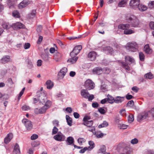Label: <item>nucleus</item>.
I'll return each instance as SVG.
<instances>
[{
  "mask_svg": "<svg viewBox=\"0 0 154 154\" xmlns=\"http://www.w3.org/2000/svg\"><path fill=\"white\" fill-rule=\"evenodd\" d=\"M126 20L127 22L130 23L132 27H138L139 25V20L133 15L127 16L126 17Z\"/></svg>",
  "mask_w": 154,
  "mask_h": 154,
  "instance_id": "obj_1",
  "label": "nucleus"
},
{
  "mask_svg": "<svg viewBox=\"0 0 154 154\" xmlns=\"http://www.w3.org/2000/svg\"><path fill=\"white\" fill-rule=\"evenodd\" d=\"M125 60L126 63L125 62L121 63L122 66L125 68L126 70L129 71L130 70V67L128 66V64H130L134 62V59L132 58L129 56L125 57Z\"/></svg>",
  "mask_w": 154,
  "mask_h": 154,
  "instance_id": "obj_2",
  "label": "nucleus"
},
{
  "mask_svg": "<svg viewBox=\"0 0 154 154\" xmlns=\"http://www.w3.org/2000/svg\"><path fill=\"white\" fill-rule=\"evenodd\" d=\"M130 27V25L129 24H120L118 26L119 29L125 30L124 33L125 35L130 34L134 33V30L131 29H128Z\"/></svg>",
  "mask_w": 154,
  "mask_h": 154,
  "instance_id": "obj_3",
  "label": "nucleus"
},
{
  "mask_svg": "<svg viewBox=\"0 0 154 154\" xmlns=\"http://www.w3.org/2000/svg\"><path fill=\"white\" fill-rule=\"evenodd\" d=\"M127 49L133 52H136L138 51V45L136 42H129L126 46Z\"/></svg>",
  "mask_w": 154,
  "mask_h": 154,
  "instance_id": "obj_4",
  "label": "nucleus"
},
{
  "mask_svg": "<svg viewBox=\"0 0 154 154\" xmlns=\"http://www.w3.org/2000/svg\"><path fill=\"white\" fill-rule=\"evenodd\" d=\"M94 82L90 79L86 80L84 85L85 88L88 90L93 89L94 88Z\"/></svg>",
  "mask_w": 154,
  "mask_h": 154,
  "instance_id": "obj_5",
  "label": "nucleus"
},
{
  "mask_svg": "<svg viewBox=\"0 0 154 154\" xmlns=\"http://www.w3.org/2000/svg\"><path fill=\"white\" fill-rule=\"evenodd\" d=\"M82 48L81 45H79L76 46L73 49L72 51L70 53V55L72 57H74L79 53Z\"/></svg>",
  "mask_w": 154,
  "mask_h": 154,
  "instance_id": "obj_6",
  "label": "nucleus"
},
{
  "mask_svg": "<svg viewBox=\"0 0 154 154\" xmlns=\"http://www.w3.org/2000/svg\"><path fill=\"white\" fill-rule=\"evenodd\" d=\"M148 116H150L148 112L141 113L138 116L137 120L139 122H141L142 120L146 119Z\"/></svg>",
  "mask_w": 154,
  "mask_h": 154,
  "instance_id": "obj_7",
  "label": "nucleus"
},
{
  "mask_svg": "<svg viewBox=\"0 0 154 154\" xmlns=\"http://www.w3.org/2000/svg\"><path fill=\"white\" fill-rule=\"evenodd\" d=\"M22 122L24 124L27 130H30L32 128V125L30 121L27 119H24L22 120Z\"/></svg>",
  "mask_w": 154,
  "mask_h": 154,
  "instance_id": "obj_8",
  "label": "nucleus"
},
{
  "mask_svg": "<svg viewBox=\"0 0 154 154\" xmlns=\"http://www.w3.org/2000/svg\"><path fill=\"white\" fill-rule=\"evenodd\" d=\"M67 72V69L66 67H63L60 70L58 73V78L62 79L63 78L66 74Z\"/></svg>",
  "mask_w": 154,
  "mask_h": 154,
  "instance_id": "obj_9",
  "label": "nucleus"
},
{
  "mask_svg": "<svg viewBox=\"0 0 154 154\" xmlns=\"http://www.w3.org/2000/svg\"><path fill=\"white\" fill-rule=\"evenodd\" d=\"M11 26L14 29H17L24 28V25L20 22H17L11 25Z\"/></svg>",
  "mask_w": 154,
  "mask_h": 154,
  "instance_id": "obj_10",
  "label": "nucleus"
},
{
  "mask_svg": "<svg viewBox=\"0 0 154 154\" xmlns=\"http://www.w3.org/2000/svg\"><path fill=\"white\" fill-rule=\"evenodd\" d=\"M54 139L56 140L61 141L64 140V136L61 133H59L54 137Z\"/></svg>",
  "mask_w": 154,
  "mask_h": 154,
  "instance_id": "obj_11",
  "label": "nucleus"
},
{
  "mask_svg": "<svg viewBox=\"0 0 154 154\" xmlns=\"http://www.w3.org/2000/svg\"><path fill=\"white\" fill-rule=\"evenodd\" d=\"M47 109L43 106L40 109L36 108L34 110V112L36 114H43L45 113Z\"/></svg>",
  "mask_w": 154,
  "mask_h": 154,
  "instance_id": "obj_12",
  "label": "nucleus"
},
{
  "mask_svg": "<svg viewBox=\"0 0 154 154\" xmlns=\"http://www.w3.org/2000/svg\"><path fill=\"white\" fill-rule=\"evenodd\" d=\"M80 94L82 97L86 99H87L89 95V94L87 89H82L80 91Z\"/></svg>",
  "mask_w": 154,
  "mask_h": 154,
  "instance_id": "obj_13",
  "label": "nucleus"
},
{
  "mask_svg": "<svg viewBox=\"0 0 154 154\" xmlns=\"http://www.w3.org/2000/svg\"><path fill=\"white\" fill-rule=\"evenodd\" d=\"M139 4V0H131L129 3L130 6L133 8L138 7Z\"/></svg>",
  "mask_w": 154,
  "mask_h": 154,
  "instance_id": "obj_14",
  "label": "nucleus"
},
{
  "mask_svg": "<svg viewBox=\"0 0 154 154\" xmlns=\"http://www.w3.org/2000/svg\"><path fill=\"white\" fill-rule=\"evenodd\" d=\"M13 137V134L12 133H10L8 134L4 139V142L7 144L12 139Z\"/></svg>",
  "mask_w": 154,
  "mask_h": 154,
  "instance_id": "obj_15",
  "label": "nucleus"
},
{
  "mask_svg": "<svg viewBox=\"0 0 154 154\" xmlns=\"http://www.w3.org/2000/svg\"><path fill=\"white\" fill-rule=\"evenodd\" d=\"M97 54L94 51L90 52L88 55V57L89 59L91 61L94 60L96 57Z\"/></svg>",
  "mask_w": 154,
  "mask_h": 154,
  "instance_id": "obj_16",
  "label": "nucleus"
},
{
  "mask_svg": "<svg viewBox=\"0 0 154 154\" xmlns=\"http://www.w3.org/2000/svg\"><path fill=\"white\" fill-rule=\"evenodd\" d=\"M38 93H40V94H38L37 95L38 97V100L39 101V102L43 103L45 101V100L46 98V96L42 94H41L40 92H38Z\"/></svg>",
  "mask_w": 154,
  "mask_h": 154,
  "instance_id": "obj_17",
  "label": "nucleus"
},
{
  "mask_svg": "<svg viewBox=\"0 0 154 154\" xmlns=\"http://www.w3.org/2000/svg\"><path fill=\"white\" fill-rule=\"evenodd\" d=\"M144 51L147 54H150L152 52V49L150 47L149 44H146L145 45Z\"/></svg>",
  "mask_w": 154,
  "mask_h": 154,
  "instance_id": "obj_18",
  "label": "nucleus"
},
{
  "mask_svg": "<svg viewBox=\"0 0 154 154\" xmlns=\"http://www.w3.org/2000/svg\"><path fill=\"white\" fill-rule=\"evenodd\" d=\"M29 4L28 0H24L18 5L19 8L22 9L26 7Z\"/></svg>",
  "mask_w": 154,
  "mask_h": 154,
  "instance_id": "obj_19",
  "label": "nucleus"
},
{
  "mask_svg": "<svg viewBox=\"0 0 154 154\" xmlns=\"http://www.w3.org/2000/svg\"><path fill=\"white\" fill-rule=\"evenodd\" d=\"M62 58V55L59 52L55 53L54 55V59L57 62L60 61Z\"/></svg>",
  "mask_w": 154,
  "mask_h": 154,
  "instance_id": "obj_20",
  "label": "nucleus"
},
{
  "mask_svg": "<svg viewBox=\"0 0 154 154\" xmlns=\"http://www.w3.org/2000/svg\"><path fill=\"white\" fill-rule=\"evenodd\" d=\"M1 62L3 63H8V62L11 61L10 57L8 55H5L1 59Z\"/></svg>",
  "mask_w": 154,
  "mask_h": 154,
  "instance_id": "obj_21",
  "label": "nucleus"
},
{
  "mask_svg": "<svg viewBox=\"0 0 154 154\" xmlns=\"http://www.w3.org/2000/svg\"><path fill=\"white\" fill-rule=\"evenodd\" d=\"M14 154H20V151L19 146L18 143H16L14 146L13 150Z\"/></svg>",
  "mask_w": 154,
  "mask_h": 154,
  "instance_id": "obj_22",
  "label": "nucleus"
},
{
  "mask_svg": "<svg viewBox=\"0 0 154 154\" xmlns=\"http://www.w3.org/2000/svg\"><path fill=\"white\" fill-rule=\"evenodd\" d=\"M124 100V97L117 96L115 99L114 102L116 103H121Z\"/></svg>",
  "mask_w": 154,
  "mask_h": 154,
  "instance_id": "obj_23",
  "label": "nucleus"
},
{
  "mask_svg": "<svg viewBox=\"0 0 154 154\" xmlns=\"http://www.w3.org/2000/svg\"><path fill=\"white\" fill-rule=\"evenodd\" d=\"M128 0H121L118 4V6L119 7H125L126 5Z\"/></svg>",
  "mask_w": 154,
  "mask_h": 154,
  "instance_id": "obj_24",
  "label": "nucleus"
},
{
  "mask_svg": "<svg viewBox=\"0 0 154 154\" xmlns=\"http://www.w3.org/2000/svg\"><path fill=\"white\" fill-rule=\"evenodd\" d=\"M93 71L94 74H100L102 72L103 69L100 67H97L94 69Z\"/></svg>",
  "mask_w": 154,
  "mask_h": 154,
  "instance_id": "obj_25",
  "label": "nucleus"
},
{
  "mask_svg": "<svg viewBox=\"0 0 154 154\" xmlns=\"http://www.w3.org/2000/svg\"><path fill=\"white\" fill-rule=\"evenodd\" d=\"M46 85H47V88L49 89H51L53 86V83L51 80H48L46 83Z\"/></svg>",
  "mask_w": 154,
  "mask_h": 154,
  "instance_id": "obj_26",
  "label": "nucleus"
},
{
  "mask_svg": "<svg viewBox=\"0 0 154 154\" xmlns=\"http://www.w3.org/2000/svg\"><path fill=\"white\" fill-rule=\"evenodd\" d=\"M107 99L108 103H112L114 102L115 99L112 97L108 94L107 95Z\"/></svg>",
  "mask_w": 154,
  "mask_h": 154,
  "instance_id": "obj_27",
  "label": "nucleus"
},
{
  "mask_svg": "<svg viewBox=\"0 0 154 154\" xmlns=\"http://www.w3.org/2000/svg\"><path fill=\"white\" fill-rule=\"evenodd\" d=\"M93 121L91 120L88 122H84L82 124L84 125L87 126L88 127H90L92 126L93 124Z\"/></svg>",
  "mask_w": 154,
  "mask_h": 154,
  "instance_id": "obj_28",
  "label": "nucleus"
},
{
  "mask_svg": "<svg viewBox=\"0 0 154 154\" xmlns=\"http://www.w3.org/2000/svg\"><path fill=\"white\" fill-rule=\"evenodd\" d=\"M139 10L141 11H144L146 10L147 7L146 6L143 5H139L138 6Z\"/></svg>",
  "mask_w": 154,
  "mask_h": 154,
  "instance_id": "obj_29",
  "label": "nucleus"
},
{
  "mask_svg": "<svg viewBox=\"0 0 154 154\" xmlns=\"http://www.w3.org/2000/svg\"><path fill=\"white\" fill-rule=\"evenodd\" d=\"M36 13V11L33 10L32 11L31 13L28 15V17L30 19H32L35 17Z\"/></svg>",
  "mask_w": 154,
  "mask_h": 154,
  "instance_id": "obj_30",
  "label": "nucleus"
},
{
  "mask_svg": "<svg viewBox=\"0 0 154 154\" xmlns=\"http://www.w3.org/2000/svg\"><path fill=\"white\" fill-rule=\"evenodd\" d=\"M13 16L15 18H20V14L19 12L17 11H14L12 13Z\"/></svg>",
  "mask_w": 154,
  "mask_h": 154,
  "instance_id": "obj_31",
  "label": "nucleus"
},
{
  "mask_svg": "<svg viewBox=\"0 0 154 154\" xmlns=\"http://www.w3.org/2000/svg\"><path fill=\"white\" fill-rule=\"evenodd\" d=\"M66 120L68 124L70 126H71L72 125V119L69 117L68 115L66 116Z\"/></svg>",
  "mask_w": 154,
  "mask_h": 154,
  "instance_id": "obj_32",
  "label": "nucleus"
},
{
  "mask_svg": "<svg viewBox=\"0 0 154 154\" xmlns=\"http://www.w3.org/2000/svg\"><path fill=\"white\" fill-rule=\"evenodd\" d=\"M74 139L72 137H69L67 138V141L68 142V145H72L73 144V145Z\"/></svg>",
  "mask_w": 154,
  "mask_h": 154,
  "instance_id": "obj_33",
  "label": "nucleus"
},
{
  "mask_svg": "<svg viewBox=\"0 0 154 154\" xmlns=\"http://www.w3.org/2000/svg\"><path fill=\"white\" fill-rule=\"evenodd\" d=\"M74 57H72V58H71L68 59V62L71 63H75L78 59V57H76L74 58H73Z\"/></svg>",
  "mask_w": 154,
  "mask_h": 154,
  "instance_id": "obj_34",
  "label": "nucleus"
},
{
  "mask_svg": "<svg viewBox=\"0 0 154 154\" xmlns=\"http://www.w3.org/2000/svg\"><path fill=\"white\" fill-rule=\"evenodd\" d=\"M88 143L90 146L88 148L89 149V150H91L94 147V144L93 141H89Z\"/></svg>",
  "mask_w": 154,
  "mask_h": 154,
  "instance_id": "obj_35",
  "label": "nucleus"
},
{
  "mask_svg": "<svg viewBox=\"0 0 154 154\" xmlns=\"http://www.w3.org/2000/svg\"><path fill=\"white\" fill-rule=\"evenodd\" d=\"M109 125L108 123L106 121H104L101 124L99 125L98 127L99 128L105 127Z\"/></svg>",
  "mask_w": 154,
  "mask_h": 154,
  "instance_id": "obj_36",
  "label": "nucleus"
},
{
  "mask_svg": "<svg viewBox=\"0 0 154 154\" xmlns=\"http://www.w3.org/2000/svg\"><path fill=\"white\" fill-rule=\"evenodd\" d=\"M51 102L49 100H48L46 102L45 105L44 106L47 109H48L51 106Z\"/></svg>",
  "mask_w": 154,
  "mask_h": 154,
  "instance_id": "obj_37",
  "label": "nucleus"
},
{
  "mask_svg": "<svg viewBox=\"0 0 154 154\" xmlns=\"http://www.w3.org/2000/svg\"><path fill=\"white\" fill-rule=\"evenodd\" d=\"M106 148L104 146H103L100 149V151L103 154H109V153H107L106 151Z\"/></svg>",
  "mask_w": 154,
  "mask_h": 154,
  "instance_id": "obj_38",
  "label": "nucleus"
},
{
  "mask_svg": "<svg viewBox=\"0 0 154 154\" xmlns=\"http://www.w3.org/2000/svg\"><path fill=\"white\" fill-rule=\"evenodd\" d=\"M144 77L146 78L151 79L153 78V75L151 73H149L146 74L144 75Z\"/></svg>",
  "mask_w": 154,
  "mask_h": 154,
  "instance_id": "obj_39",
  "label": "nucleus"
},
{
  "mask_svg": "<svg viewBox=\"0 0 154 154\" xmlns=\"http://www.w3.org/2000/svg\"><path fill=\"white\" fill-rule=\"evenodd\" d=\"M3 27L4 28L6 29H9L11 26L10 25L9 23H5L2 24Z\"/></svg>",
  "mask_w": 154,
  "mask_h": 154,
  "instance_id": "obj_40",
  "label": "nucleus"
},
{
  "mask_svg": "<svg viewBox=\"0 0 154 154\" xmlns=\"http://www.w3.org/2000/svg\"><path fill=\"white\" fill-rule=\"evenodd\" d=\"M148 6L150 8H154V1H150L148 4Z\"/></svg>",
  "mask_w": 154,
  "mask_h": 154,
  "instance_id": "obj_41",
  "label": "nucleus"
},
{
  "mask_svg": "<svg viewBox=\"0 0 154 154\" xmlns=\"http://www.w3.org/2000/svg\"><path fill=\"white\" fill-rule=\"evenodd\" d=\"M139 56L140 60L142 61H144L145 56L142 52H140L139 53Z\"/></svg>",
  "mask_w": 154,
  "mask_h": 154,
  "instance_id": "obj_42",
  "label": "nucleus"
},
{
  "mask_svg": "<svg viewBox=\"0 0 154 154\" xmlns=\"http://www.w3.org/2000/svg\"><path fill=\"white\" fill-rule=\"evenodd\" d=\"M134 103L133 100L129 101L127 104V106L128 107H131L134 106Z\"/></svg>",
  "mask_w": 154,
  "mask_h": 154,
  "instance_id": "obj_43",
  "label": "nucleus"
},
{
  "mask_svg": "<svg viewBox=\"0 0 154 154\" xmlns=\"http://www.w3.org/2000/svg\"><path fill=\"white\" fill-rule=\"evenodd\" d=\"M58 129L56 127V126H54L52 130V134H55L57 133L58 132Z\"/></svg>",
  "mask_w": 154,
  "mask_h": 154,
  "instance_id": "obj_44",
  "label": "nucleus"
},
{
  "mask_svg": "<svg viewBox=\"0 0 154 154\" xmlns=\"http://www.w3.org/2000/svg\"><path fill=\"white\" fill-rule=\"evenodd\" d=\"M128 119L130 122H131L134 120V116L132 114H131L129 116Z\"/></svg>",
  "mask_w": 154,
  "mask_h": 154,
  "instance_id": "obj_45",
  "label": "nucleus"
},
{
  "mask_svg": "<svg viewBox=\"0 0 154 154\" xmlns=\"http://www.w3.org/2000/svg\"><path fill=\"white\" fill-rule=\"evenodd\" d=\"M78 141L80 145H81L83 143L85 142V140L83 138H80L78 140Z\"/></svg>",
  "mask_w": 154,
  "mask_h": 154,
  "instance_id": "obj_46",
  "label": "nucleus"
},
{
  "mask_svg": "<svg viewBox=\"0 0 154 154\" xmlns=\"http://www.w3.org/2000/svg\"><path fill=\"white\" fill-rule=\"evenodd\" d=\"M30 109V108L29 106L26 105H24L22 107V109L24 111H27Z\"/></svg>",
  "mask_w": 154,
  "mask_h": 154,
  "instance_id": "obj_47",
  "label": "nucleus"
},
{
  "mask_svg": "<svg viewBox=\"0 0 154 154\" xmlns=\"http://www.w3.org/2000/svg\"><path fill=\"white\" fill-rule=\"evenodd\" d=\"M95 134L96 137L98 138L102 137L104 135V134L103 133H97L96 134L95 133Z\"/></svg>",
  "mask_w": 154,
  "mask_h": 154,
  "instance_id": "obj_48",
  "label": "nucleus"
},
{
  "mask_svg": "<svg viewBox=\"0 0 154 154\" xmlns=\"http://www.w3.org/2000/svg\"><path fill=\"white\" fill-rule=\"evenodd\" d=\"M81 38V36H79L78 37L76 36H72V37H70L68 38L69 40H74L75 39H78L80 38Z\"/></svg>",
  "mask_w": 154,
  "mask_h": 154,
  "instance_id": "obj_49",
  "label": "nucleus"
},
{
  "mask_svg": "<svg viewBox=\"0 0 154 154\" xmlns=\"http://www.w3.org/2000/svg\"><path fill=\"white\" fill-rule=\"evenodd\" d=\"M148 113L149 114L150 116L154 117V108L151 109L150 110L148 111Z\"/></svg>",
  "mask_w": 154,
  "mask_h": 154,
  "instance_id": "obj_50",
  "label": "nucleus"
},
{
  "mask_svg": "<svg viewBox=\"0 0 154 154\" xmlns=\"http://www.w3.org/2000/svg\"><path fill=\"white\" fill-rule=\"evenodd\" d=\"M119 127V128L121 129H126L127 128L128 126L122 124L120 125Z\"/></svg>",
  "mask_w": 154,
  "mask_h": 154,
  "instance_id": "obj_51",
  "label": "nucleus"
},
{
  "mask_svg": "<svg viewBox=\"0 0 154 154\" xmlns=\"http://www.w3.org/2000/svg\"><path fill=\"white\" fill-rule=\"evenodd\" d=\"M25 89V88H23L22 90L20 92V94H19L18 97V99L19 100L20 99V98L21 97V96L23 94L24 91Z\"/></svg>",
  "mask_w": 154,
  "mask_h": 154,
  "instance_id": "obj_52",
  "label": "nucleus"
},
{
  "mask_svg": "<svg viewBox=\"0 0 154 154\" xmlns=\"http://www.w3.org/2000/svg\"><path fill=\"white\" fill-rule=\"evenodd\" d=\"M24 48L25 49H29L30 46V43H25L24 45Z\"/></svg>",
  "mask_w": 154,
  "mask_h": 154,
  "instance_id": "obj_53",
  "label": "nucleus"
},
{
  "mask_svg": "<svg viewBox=\"0 0 154 154\" xmlns=\"http://www.w3.org/2000/svg\"><path fill=\"white\" fill-rule=\"evenodd\" d=\"M52 123L55 126H59V122L58 120H55L53 121L52 122Z\"/></svg>",
  "mask_w": 154,
  "mask_h": 154,
  "instance_id": "obj_54",
  "label": "nucleus"
},
{
  "mask_svg": "<svg viewBox=\"0 0 154 154\" xmlns=\"http://www.w3.org/2000/svg\"><path fill=\"white\" fill-rule=\"evenodd\" d=\"M138 142V140L136 138H134L131 141V143L133 144H137Z\"/></svg>",
  "mask_w": 154,
  "mask_h": 154,
  "instance_id": "obj_55",
  "label": "nucleus"
},
{
  "mask_svg": "<svg viewBox=\"0 0 154 154\" xmlns=\"http://www.w3.org/2000/svg\"><path fill=\"white\" fill-rule=\"evenodd\" d=\"M98 110L102 114H104L106 112L105 110L102 108H99Z\"/></svg>",
  "mask_w": 154,
  "mask_h": 154,
  "instance_id": "obj_56",
  "label": "nucleus"
},
{
  "mask_svg": "<svg viewBox=\"0 0 154 154\" xmlns=\"http://www.w3.org/2000/svg\"><path fill=\"white\" fill-rule=\"evenodd\" d=\"M88 150L89 149L88 148V147H85L83 149H81L79 151V152L80 153H84L86 150Z\"/></svg>",
  "mask_w": 154,
  "mask_h": 154,
  "instance_id": "obj_57",
  "label": "nucleus"
},
{
  "mask_svg": "<svg viewBox=\"0 0 154 154\" xmlns=\"http://www.w3.org/2000/svg\"><path fill=\"white\" fill-rule=\"evenodd\" d=\"M94 96L93 94H91L89 95L88 96V98L87 99H88V100L89 101H91L93 99H94Z\"/></svg>",
  "mask_w": 154,
  "mask_h": 154,
  "instance_id": "obj_58",
  "label": "nucleus"
},
{
  "mask_svg": "<svg viewBox=\"0 0 154 154\" xmlns=\"http://www.w3.org/2000/svg\"><path fill=\"white\" fill-rule=\"evenodd\" d=\"M38 135L35 134H34L32 135L31 137V139L32 140H34L38 138Z\"/></svg>",
  "mask_w": 154,
  "mask_h": 154,
  "instance_id": "obj_59",
  "label": "nucleus"
},
{
  "mask_svg": "<svg viewBox=\"0 0 154 154\" xmlns=\"http://www.w3.org/2000/svg\"><path fill=\"white\" fill-rule=\"evenodd\" d=\"M91 128L88 130V131L92 132L94 134L95 133V128L94 127L91 126Z\"/></svg>",
  "mask_w": 154,
  "mask_h": 154,
  "instance_id": "obj_60",
  "label": "nucleus"
},
{
  "mask_svg": "<svg viewBox=\"0 0 154 154\" xmlns=\"http://www.w3.org/2000/svg\"><path fill=\"white\" fill-rule=\"evenodd\" d=\"M149 26L151 29H154V22H150L149 23Z\"/></svg>",
  "mask_w": 154,
  "mask_h": 154,
  "instance_id": "obj_61",
  "label": "nucleus"
},
{
  "mask_svg": "<svg viewBox=\"0 0 154 154\" xmlns=\"http://www.w3.org/2000/svg\"><path fill=\"white\" fill-rule=\"evenodd\" d=\"M90 117L88 116H85L83 118V121L84 122H86L88 121V120H90Z\"/></svg>",
  "mask_w": 154,
  "mask_h": 154,
  "instance_id": "obj_62",
  "label": "nucleus"
},
{
  "mask_svg": "<svg viewBox=\"0 0 154 154\" xmlns=\"http://www.w3.org/2000/svg\"><path fill=\"white\" fill-rule=\"evenodd\" d=\"M133 97L132 95L129 94H127L126 96V98L128 100L131 99Z\"/></svg>",
  "mask_w": 154,
  "mask_h": 154,
  "instance_id": "obj_63",
  "label": "nucleus"
},
{
  "mask_svg": "<svg viewBox=\"0 0 154 154\" xmlns=\"http://www.w3.org/2000/svg\"><path fill=\"white\" fill-rule=\"evenodd\" d=\"M106 50H108L109 53H112L113 50L112 48L109 47H108L106 48Z\"/></svg>",
  "mask_w": 154,
  "mask_h": 154,
  "instance_id": "obj_64",
  "label": "nucleus"
}]
</instances>
